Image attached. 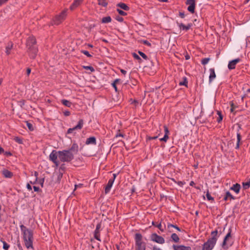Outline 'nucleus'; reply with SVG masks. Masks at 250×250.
<instances>
[{
    "label": "nucleus",
    "instance_id": "f257e3e1",
    "mask_svg": "<svg viewBox=\"0 0 250 250\" xmlns=\"http://www.w3.org/2000/svg\"><path fill=\"white\" fill-rule=\"evenodd\" d=\"M25 245L27 249L33 248V232L23 225L20 226Z\"/></svg>",
    "mask_w": 250,
    "mask_h": 250
},
{
    "label": "nucleus",
    "instance_id": "f03ea898",
    "mask_svg": "<svg viewBox=\"0 0 250 250\" xmlns=\"http://www.w3.org/2000/svg\"><path fill=\"white\" fill-rule=\"evenodd\" d=\"M36 40L34 37H29L27 41V47L30 58L34 59L37 54L38 49L35 45Z\"/></svg>",
    "mask_w": 250,
    "mask_h": 250
},
{
    "label": "nucleus",
    "instance_id": "7ed1b4c3",
    "mask_svg": "<svg viewBox=\"0 0 250 250\" xmlns=\"http://www.w3.org/2000/svg\"><path fill=\"white\" fill-rule=\"evenodd\" d=\"M73 157L74 155L71 150L59 151V159L61 162H69L73 159Z\"/></svg>",
    "mask_w": 250,
    "mask_h": 250
},
{
    "label": "nucleus",
    "instance_id": "20e7f679",
    "mask_svg": "<svg viewBox=\"0 0 250 250\" xmlns=\"http://www.w3.org/2000/svg\"><path fill=\"white\" fill-rule=\"evenodd\" d=\"M136 250H145L146 244L142 241V236L140 233H136L135 236Z\"/></svg>",
    "mask_w": 250,
    "mask_h": 250
},
{
    "label": "nucleus",
    "instance_id": "39448f33",
    "mask_svg": "<svg viewBox=\"0 0 250 250\" xmlns=\"http://www.w3.org/2000/svg\"><path fill=\"white\" fill-rule=\"evenodd\" d=\"M217 242V238L212 236L203 245L202 250H212Z\"/></svg>",
    "mask_w": 250,
    "mask_h": 250
},
{
    "label": "nucleus",
    "instance_id": "423d86ee",
    "mask_svg": "<svg viewBox=\"0 0 250 250\" xmlns=\"http://www.w3.org/2000/svg\"><path fill=\"white\" fill-rule=\"evenodd\" d=\"M83 125V121L82 119L79 120L78 124L77 125L73 128H70L67 130V134H75L77 130H81Z\"/></svg>",
    "mask_w": 250,
    "mask_h": 250
},
{
    "label": "nucleus",
    "instance_id": "0eeeda50",
    "mask_svg": "<svg viewBox=\"0 0 250 250\" xmlns=\"http://www.w3.org/2000/svg\"><path fill=\"white\" fill-rule=\"evenodd\" d=\"M66 11H62L59 15L57 16L53 21L54 23L56 25L60 24L65 18Z\"/></svg>",
    "mask_w": 250,
    "mask_h": 250
},
{
    "label": "nucleus",
    "instance_id": "6e6552de",
    "mask_svg": "<svg viewBox=\"0 0 250 250\" xmlns=\"http://www.w3.org/2000/svg\"><path fill=\"white\" fill-rule=\"evenodd\" d=\"M59 158V151L53 150L49 155V159L58 167L59 165V162L57 161Z\"/></svg>",
    "mask_w": 250,
    "mask_h": 250
},
{
    "label": "nucleus",
    "instance_id": "1a4fd4ad",
    "mask_svg": "<svg viewBox=\"0 0 250 250\" xmlns=\"http://www.w3.org/2000/svg\"><path fill=\"white\" fill-rule=\"evenodd\" d=\"M151 241L160 244H163L165 243V239L161 236L158 235L156 233H153L150 236Z\"/></svg>",
    "mask_w": 250,
    "mask_h": 250
},
{
    "label": "nucleus",
    "instance_id": "9d476101",
    "mask_svg": "<svg viewBox=\"0 0 250 250\" xmlns=\"http://www.w3.org/2000/svg\"><path fill=\"white\" fill-rule=\"evenodd\" d=\"M186 4L188 5V10L189 12L191 13L194 12L195 7V0H187Z\"/></svg>",
    "mask_w": 250,
    "mask_h": 250
},
{
    "label": "nucleus",
    "instance_id": "9b49d317",
    "mask_svg": "<svg viewBox=\"0 0 250 250\" xmlns=\"http://www.w3.org/2000/svg\"><path fill=\"white\" fill-rule=\"evenodd\" d=\"M241 60L239 58H237L233 60L230 61L228 64V68L229 69H233L235 68L236 64L240 62Z\"/></svg>",
    "mask_w": 250,
    "mask_h": 250
},
{
    "label": "nucleus",
    "instance_id": "f8f14e48",
    "mask_svg": "<svg viewBox=\"0 0 250 250\" xmlns=\"http://www.w3.org/2000/svg\"><path fill=\"white\" fill-rule=\"evenodd\" d=\"M101 228V224L99 223L97 225L96 229L94 231V237L97 240L101 241L100 238V231Z\"/></svg>",
    "mask_w": 250,
    "mask_h": 250
},
{
    "label": "nucleus",
    "instance_id": "ddd939ff",
    "mask_svg": "<svg viewBox=\"0 0 250 250\" xmlns=\"http://www.w3.org/2000/svg\"><path fill=\"white\" fill-rule=\"evenodd\" d=\"M83 1V0H74L73 3L70 7V9L72 10L78 7Z\"/></svg>",
    "mask_w": 250,
    "mask_h": 250
},
{
    "label": "nucleus",
    "instance_id": "4468645a",
    "mask_svg": "<svg viewBox=\"0 0 250 250\" xmlns=\"http://www.w3.org/2000/svg\"><path fill=\"white\" fill-rule=\"evenodd\" d=\"M114 179H109L107 186H106L105 188V193H107L110 190L111 187H112V185L114 183Z\"/></svg>",
    "mask_w": 250,
    "mask_h": 250
},
{
    "label": "nucleus",
    "instance_id": "2eb2a0df",
    "mask_svg": "<svg viewBox=\"0 0 250 250\" xmlns=\"http://www.w3.org/2000/svg\"><path fill=\"white\" fill-rule=\"evenodd\" d=\"M209 82L211 83L216 77L214 68H210L209 70Z\"/></svg>",
    "mask_w": 250,
    "mask_h": 250
},
{
    "label": "nucleus",
    "instance_id": "dca6fc26",
    "mask_svg": "<svg viewBox=\"0 0 250 250\" xmlns=\"http://www.w3.org/2000/svg\"><path fill=\"white\" fill-rule=\"evenodd\" d=\"M230 234H231V231H230V229H229V231L228 232V233H227V234L226 235V236L225 237L224 239V241H223V242L222 243V247L224 248H227L228 247V245L227 244V240L230 237Z\"/></svg>",
    "mask_w": 250,
    "mask_h": 250
},
{
    "label": "nucleus",
    "instance_id": "f3484780",
    "mask_svg": "<svg viewBox=\"0 0 250 250\" xmlns=\"http://www.w3.org/2000/svg\"><path fill=\"white\" fill-rule=\"evenodd\" d=\"M174 249L175 250H191L190 247H187L183 245L175 246Z\"/></svg>",
    "mask_w": 250,
    "mask_h": 250
},
{
    "label": "nucleus",
    "instance_id": "a211bd4d",
    "mask_svg": "<svg viewBox=\"0 0 250 250\" xmlns=\"http://www.w3.org/2000/svg\"><path fill=\"white\" fill-rule=\"evenodd\" d=\"M96 143V138L94 137H91L87 139L86 141V144L89 145H95Z\"/></svg>",
    "mask_w": 250,
    "mask_h": 250
},
{
    "label": "nucleus",
    "instance_id": "6ab92c4d",
    "mask_svg": "<svg viewBox=\"0 0 250 250\" xmlns=\"http://www.w3.org/2000/svg\"><path fill=\"white\" fill-rule=\"evenodd\" d=\"M240 189V185L238 184H235L233 185L232 187L230 188V189L233 190L236 193H238L239 192Z\"/></svg>",
    "mask_w": 250,
    "mask_h": 250
},
{
    "label": "nucleus",
    "instance_id": "aec40b11",
    "mask_svg": "<svg viewBox=\"0 0 250 250\" xmlns=\"http://www.w3.org/2000/svg\"><path fill=\"white\" fill-rule=\"evenodd\" d=\"M2 174L6 178H11L13 176L12 173L7 170H4L2 171Z\"/></svg>",
    "mask_w": 250,
    "mask_h": 250
},
{
    "label": "nucleus",
    "instance_id": "412c9836",
    "mask_svg": "<svg viewBox=\"0 0 250 250\" xmlns=\"http://www.w3.org/2000/svg\"><path fill=\"white\" fill-rule=\"evenodd\" d=\"M191 26V24H188L187 25H185L183 23H180L179 24V27L180 28V29L185 30H188L190 28Z\"/></svg>",
    "mask_w": 250,
    "mask_h": 250
},
{
    "label": "nucleus",
    "instance_id": "4be33fe9",
    "mask_svg": "<svg viewBox=\"0 0 250 250\" xmlns=\"http://www.w3.org/2000/svg\"><path fill=\"white\" fill-rule=\"evenodd\" d=\"M13 47V44L12 42H9L6 47V53L7 55L10 54V51Z\"/></svg>",
    "mask_w": 250,
    "mask_h": 250
},
{
    "label": "nucleus",
    "instance_id": "5701e85b",
    "mask_svg": "<svg viewBox=\"0 0 250 250\" xmlns=\"http://www.w3.org/2000/svg\"><path fill=\"white\" fill-rule=\"evenodd\" d=\"M61 102L63 105L68 107H70L72 105V103L67 100L63 99Z\"/></svg>",
    "mask_w": 250,
    "mask_h": 250
},
{
    "label": "nucleus",
    "instance_id": "b1692460",
    "mask_svg": "<svg viewBox=\"0 0 250 250\" xmlns=\"http://www.w3.org/2000/svg\"><path fill=\"white\" fill-rule=\"evenodd\" d=\"M111 18L109 16L104 17L102 20V22L104 23H109L111 22Z\"/></svg>",
    "mask_w": 250,
    "mask_h": 250
},
{
    "label": "nucleus",
    "instance_id": "393cba45",
    "mask_svg": "<svg viewBox=\"0 0 250 250\" xmlns=\"http://www.w3.org/2000/svg\"><path fill=\"white\" fill-rule=\"evenodd\" d=\"M241 139V137L240 133H237V144H236V147H235L236 149H238L239 147Z\"/></svg>",
    "mask_w": 250,
    "mask_h": 250
},
{
    "label": "nucleus",
    "instance_id": "a878e982",
    "mask_svg": "<svg viewBox=\"0 0 250 250\" xmlns=\"http://www.w3.org/2000/svg\"><path fill=\"white\" fill-rule=\"evenodd\" d=\"M171 238L175 242H178L179 240V238L176 233H172L171 234Z\"/></svg>",
    "mask_w": 250,
    "mask_h": 250
},
{
    "label": "nucleus",
    "instance_id": "bb28decb",
    "mask_svg": "<svg viewBox=\"0 0 250 250\" xmlns=\"http://www.w3.org/2000/svg\"><path fill=\"white\" fill-rule=\"evenodd\" d=\"M118 6L122 9L125 10H128L129 9V7L127 5L124 3H120L118 4Z\"/></svg>",
    "mask_w": 250,
    "mask_h": 250
},
{
    "label": "nucleus",
    "instance_id": "cd10ccee",
    "mask_svg": "<svg viewBox=\"0 0 250 250\" xmlns=\"http://www.w3.org/2000/svg\"><path fill=\"white\" fill-rule=\"evenodd\" d=\"M228 198H230V199H234V197L229 191H227L226 192V196L224 197V200H227Z\"/></svg>",
    "mask_w": 250,
    "mask_h": 250
},
{
    "label": "nucleus",
    "instance_id": "c85d7f7f",
    "mask_svg": "<svg viewBox=\"0 0 250 250\" xmlns=\"http://www.w3.org/2000/svg\"><path fill=\"white\" fill-rule=\"evenodd\" d=\"M78 146L76 144H73L70 149L68 150H71V152H77L78 151Z\"/></svg>",
    "mask_w": 250,
    "mask_h": 250
},
{
    "label": "nucleus",
    "instance_id": "c756f323",
    "mask_svg": "<svg viewBox=\"0 0 250 250\" xmlns=\"http://www.w3.org/2000/svg\"><path fill=\"white\" fill-rule=\"evenodd\" d=\"M250 187V180L243 183V187L244 189H248Z\"/></svg>",
    "mask_w": 250,
    "mask_h": 250
},
{
    "label": "nucleus",
    "instance_id": "7c9ffc66",
    "mask_svg": "<svg viewBox=\"0 0 250 250\" xmlns=\"http://www.w3.org/2000/svg\"><path fill=\"white\" fill-rule=\"evenodd\" d=\"M98 3L99 5L104 7L106 6L107 4L105 0H98Z\"/></svg>",
    "mask_w": 250,
    "mask_h": 250
},
{
    "label": "nucleus",
    "instance_id": "2f4dec72",
    "mask_svg": "<svg viewBox=\"0 0 250 250\" xmlns=\"http://www.w3.org/2000/svg\"><path fill=\"white\" fill-rule=\"evenodd\" d=\"M209 60H210V59L209 58H205L203 59L201 62L202 64L205 65V64H207Z\"/></svg>",
    "mask_w": 250,
    "mask_h": 250
},
{
    "label": "nucleus",
    "instance_id": "473e14b6",
    "mask_svg": "<svg viewBox=\"0 0 250 250\" xmlns=\"http://www.w3.org/2000/svg\"><path fill=\"white\" fill-rule=\"evenodd\" d=\"M26 125L28 127V129L31 130V131H32L34 130V127L33 126V125L29 123L28 122H26Z\"/></svg>",
    "mask_w": 250,
    "mask_h": 250
},
{
    "label": "nucleus",
    "instance_id": "72a5a7b5",
    "mask_svg": "<svg viewBox=\"0 0 250 250\" xmlns=\"http://www.w3.org/2000/svg\"><path fill=\"white\" fill-rule=\"evenodd\" d=\"M14 140H15L16 142H17V143H19V144H22V139H21V138H19V137H15V138H14Z\"/></svg>",
    "mask_w": 250,
    "mask_h": 250
},
{
    "label": "nucleus",
    "instance_id": "f704fd0d",
    "mask_svg": "<svg viewBox=\"0 0 250 250\" xmlns=\"http://www.w3.org/2000/svg\"><path fill=\"white\" fill-rule=\"evenodd\" d=\"M83 67L85 69L89 70L91 72H93L94 71V68L90 66H84Z\"/></svg>",
    "mask_w": 250,
    "mask_h": 250
},
{
    "label": "nucleus",
    "instance_id": "c9c22d12",
    "mask_svg": "<svg viewBox=\"0 0 250 250\" xmlns=\"http://www.w3.org/2000/svg\"><path fill=\"white\" fill-rule=\"evenodd\" d=\"M81 52L86 55L88 57H91V55L89 54V52L86 50H82Z\"/></svg>",
    "mask_w": 250,
    "mask_h": 250
},
{
    "label": "nucleus",
    "instance_id": "e433bc0d",
    "mask_svg": "<svg viewBox=\"0 0 250 250\" xmlns=\"http://www.w3.org/2000/svg\"><path fill=\"white\" fill-rule=\"evenodd\" d=\"M168 139V135H165L164 137L160 139V140L161 141H164V142H166Z\"/></svg>",
    "mask_w": 250,
    "mask_h": 250
},
{
    "label": "nucleus",
    "instance_id": "4c0bfd02",
    "mask_svg": "<svg viewBox=\"0 0 250 250\" xmlns=\"http://www.w3.org/2000/svg\"><path fill=\"white\" fill-rule=\"evenodd\" d=\"M9 248V245L7 244L5 242H3V249L7 250Z\"/></svg>",
    "mask_w": 250,
    "mask_h": 250
},
{
    "label": "nucleus",
    "instance_id": "58836bf2",
    "mask_svg": "<svg viewBox=\"0 0 250 250\" xmlns=\"http://www.w3.org/2000/svg\"><path fill=\"white\" fill-rule=\"evenodd\" d=\"M139 54L144 59L146 60L147 59V57L145 53H144L143 52H141V51H139Z\"/></svg>",
    "mask_w": 250,
    "mask_h": 250
},
{
    "label": "nucleus",
    "instance_id": "ea45409f",
    "mask_svg": "<svg viewBox=\"0 0 250 250\" xmlns=\"http://www.w3.org/2000/svg\"><path fill=\"white\" fill-rule=\"evenodd\" d=\"M188 83L186 78L184 79L183 82H180L179 84L181 85H186Z\"/></svg>",
    "mask_w": 250,
    "mask_h": 250
},
{
    "label": "nucleus",
    "instance_id": "a19ab883",
    "mask_svg": "<svg viewBox=\"0 0 250 250\" xmlns=\"http://www.w3.org/2000/svg\"><path fill=\"white\" fill-rule=\"evenodd\" d=\"M217 114L219 115V118L217 120H218V122H220V121H221L222 120L223 117L221 115V113L218 111H217Z\"/></svg>",
    "mask_w": 250,
    "mask_h": 250
},
{
    "label": "nucleus",
    "instance_id": "79ce46f5",
    "mask_svg": "<svg viewBox=\"0 0 250 250\" xmlns=\"http://www.w3.org/2000/svg\"><path fill=\"white\" fill-rule=\"evenodd\" d=\"M206 196H207L208 200L209 201L213 200V198L211 197V196L210 195V194L208 192L207 193Z\"/></svg>",
    "mask_w": 250,
    "mask_h": 250
},
{
    "label": "nucleus",
    "instance_id": "37998d69",
    "mask_svg": "<svg viewBox=\"0 0 250 250\" xmlns=\"http://www.w3.org/2000/svg\"><path fill=\"white\" fill-rule=\"evenodd\" d=\"M116 19L117 21H118L120 22H122L124 20L123 18L122 17H120L119 16H117L116 18Z\"/></svg>",
    "mask_w": 250,
    "mask_h": 250
},
{
    "label": "nucleus",
    "instance_id": "c03bdc74",
    "mask_svg": "<svg viewBox=\"0 0 250 250\" xmlns=\"http://www.w3.org/2000/svg\"><path fill=\"white\" fill-rule=\"evenodd\" d=\"M164 130H165V135H168L169 131L168 130V128L167 126H164Z\"/></svg>",
    "mask_w": 250,
    "mask_h": 250
},
{
    "label": "nucleus",
    "instance_id": "a18cd8bd",
    "mask_svg": "<svg viewBox=\"0 0 250 250\" xmlns=\"http://www.w3.org/2000/svg\"><path fill=\"white\" fill-rule=\"evenodd\" d=\"M168 228H170V227H173V228H176L179 231H180V229L177 226H174L173 225H172V224H169L168 225Z\"/></svg>",
    "mask_w": 250,
    "mask_h": 250
},
{
    "label": "nucleus",
    "instance_id": "49530a36",
    "mask_svg": "<svg viewBox=\"0 0 250 250\" xmlns=\"http://www.w3.org/2000/svg\"><path fill=\"white\" fill-rule=\"evenodd\" d=\"M143 42L144 43V44H146V45H147L148 46H150L151 45V44L150 42H149L147 41L146 40H144L143 41Z\"/></svg>",
    "mask_w": 250,
    "mask_h": 250
},
{
    "label": "nucleus",
    "instance_id": "de8ad7c7",
    "mask_svg": "<svg viewBox=\"0 0 250 250\" xmlns=\"http://www.w3.org/2000/svg\"><path fill=\"white\" fill-rule=\"evenodd\" d=\"M118 11L119 12V13L121 15H126V13L124 11L121 10H119L118 9Z\"/></svg>",
    "mask_w": 250,
    "mask_h": 250
},
{
    "label": "nucleus",
    "instance_id": "09e8293b",
    "mask_svg": "<svg viewBox=\"0 0 250 250\" xmlns=\"http://www.w3.org/2000/svg\"><path fill=\"white\" fill-rule=\"evenodd\" d=\"M133 57L135 59H136L137 60H140V57L137 54H136V53H133Z\"/></svg>",
    "mask_w": 250,
    "mask_h": 250
},
{
    "label": "nucleus",
    "instance_id": "8fccbe9b",
    "mask_svg": "<svg viewBox=\"0 0 250 250\" xmlns=\"http://www.w3.org/2000/svg\"><path fill=\"white\" fill-rule=\"evenodd\" d=\"M82 187H83V184H80L79 185H75V190L77 188H81Z\"/></svg>",
    "mask_w": 250,
    "mask_h": 250
},
{
    "label": "nucleus",
    "instance_id": "3c124183",
    "mask_svg": "<svg viewBox=\"0 0 250 250\" xmlns=\"http://www.w3.org/2000/svg\"><path fill=\"white\" fill-rule=\"evenodd\" d=\"M116 84V83H112V86L114 88L115 91L117 92V88Z\"/></svg>",
    "mask_w": 250,
    "mask_h": 250
},
{
    "label": "nucleus",
    "instance_id": "603ef678",
    "mask_svg": "<svg viewBox=\"0 0 250 250\" xmlns=\"http://www.w3.org/2000/svg\"><path fill=\"white\" fill-rule=\"evenodd\" d=\"M26 188L29 190H31L32 189V187L29 184H27Z\"/></svg>",
    "mask_w": 250,
    "mask_h": 250
},
{
    "label": "nucleus",
    "instance_id": "864d4df0",
    "mask_svg": "<svg viewBox=\"0 0 250 250\" xmlns=\"http://www.w3.org/2000/svg\"><path fill=\"white\" fill-rule=\"evenodd\" d=\"M217 231H212V233H211V234L213 235V236H215V237H216V235H217Z\"/></svg>",
    "mask_w": 250,
    "mask_h": 250
},
{
    "label": "nucleus",
    "instance_id": "5fc2aeb1",
    "mask_svg": "<svg viewBox=\"0 0 250 250\" xmlns=\"http://www.w3.org/2000/svg\"><path fill=\"white\" fill-rule=\"evenodd\" d=\"M26 73H27V75L28 76L31 73V69L29 68H28L26 70Z\"/></svg>",
    "mask_w": 250,
    "mask_h": 250
},
{
    "label": "nucleus",
    "instance_id": "6e6d98bb",
    "mask_svg": "<svg viewBox=\"0 0 250 250\" xmlns=\"http://www.w3.org/2000/svg\"><path fill=\"white\" fill-rule=\"evenodd\" d=\"M33 188H34V190L35 191H38L39 190V187L34 186L33 187Z\"/></svg>",
    "mask_w": 250,
    "mask_h": 250
},
{
    "label": "nucleus",
    "instance_id": "4d7b16f0",
    "mask_svg": "<svg viewBox=\"0 0 250 250\" xmlns=\"http://www.w3.org/2000/svg\"><path fill=\"white\" fill-rule=\"evenodd\" d=\"M5 3V1L4 0H0V6Z\"/></svg>",
    "mask_w": 250,
    "mask_h": 250
},
{
    "label": "nucleus",
    "instance_id": "13d9d810",
    "mask_svg": "<svg viewBox=\"0 0 250 250\" xmlns=\"http://www.w3.org/2000/svg\"><path fill=\"white\" fill-rule=\"evenodd\" d=\"M121 72H122V74L124 75H125L126 73V71L124 69H121Z\"/></svg>",
    "mask_w": 250,
    "mask_h": 250
},
{
    "label": "nucleus",
    "instance_id": "bf43d9fd",
    "mask_svg": "<svg viewBox=\"0 0 250 250\" xmlns=\"http://www.w3.org/2000/svg\"><path fill=\"white\" fill-rule=\"evenodd\" d=\"M157 227L161 230V231H163V230L161 229V227H162V225L161 224H159L158 226H157Z\"/></svg>",
    "mask_w": 250,
    "mask_h": 250
},
{
    "label": "nucleus",
    "instance_id": "052dcab7",
    "mask_svg": "<svg viewBox=\"0 0 250 250\" xmlns=\"http://www.w3.org/2000/svg\"><path fill=\"white\" fill-rule=\"evenodd\" d=\"M180 16L182 18H184V16H185V15L183 13H182V12H180Z\"/></svg>",
    "mask_w": 250,
    "mask_h": 250
},
{
    "label": "nucleus",
    "instance_id": "680f3d73",
    "mask_svg": "<svg viewBox=\"0 0 250 250\" xmlns=\"http://www.w3.org/2000/svg\"><path fill=\"white\" fill-rule=\"evenodd\" d=\"M230 106L231 108H232V107H235V108H236V106L234 105V104L232 102L230 103Z\"/></svg>",
    "mask_w": 250,
    "mask_h": 250
},
{
    "label": "nucleus",
    "instance_id": "e2e57ef3",
    "mask_svg": "<svg viewBox=\"0 0 250 250\" xmlns=\"http://www.w3.org/2000/svg\"><path fill=\"white\" fill-rule=\"evenodd\" d=\"M3 152H4V149L2 147H0V154H1Z\"/></svg>",
    "mask_w": 250,
    "mask_h": 250
},
{
    "label": "nucleus",
    "instance_id": "0e129e2a",
    "mask_svg": "<svg viewBox=\"0 0 250 250\" xmlns=\"http://www.w3.org/2000/svg\"><path fill=\"white\" fill-rule=\"evenodd\" d=\"M158 138V136H154L152 137H150L149 140L156 139Z\"/></svg>",
    "mask_w": 250,
    "mask_h": 250
},
{
    "label": "nucleus",
    "instance_id": "69168bd1",
    "mask_svg": "<svg viewBox=\"0 0 250 250\" xmlns=\"http://www.w3.org/2000/svg\"><path fill=\"white\" fill-rule=\"evenodd\" d=\"M113 178L112 179H114V181L115 178H116V176H117V174H115V173H114L113 174Z\"/></svg>",
    "mask_w": 250,
    "mask_h": 250
},
{
    "label": "nucleus",
    "instance_id": "338daca9",
    "mask_svg": "<svg viewBox=\"0 0 250 250\" xmlns=\"http://www.w3.org/2000/svg\"><path fill=\"white\" fill-rule=\"evenodd\" d=\"M65 115L69 116L70 115V112L69 111H66L64 113Z\"/></svg>",
    "mask_w": 250,
    "mask_h": 250
},
{
    "label": "nucleus",
    "instance_id": "774afa93",
    "mask_svg": "<svg viewBox=\"0 0 250 250\" xmlns=\"http://www.w3.org/2000/svg\"><path fill=\"white\" fill-rule=\"evenodd\" d=\"M120 81V80L119 79H116L114 83H117L118 82H119Z\"/></svg>",
    "mask_w": 250,
    "mask_h": 250
}]
</instances>
